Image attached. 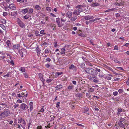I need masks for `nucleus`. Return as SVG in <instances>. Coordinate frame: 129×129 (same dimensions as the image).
Masks as SVG:
<instances>
[{
    "label": "nucleus",
    "instance_id": "obj_1",
    "mask_svg": "<svg viewBox=\"0 0 129 129\" xmlns=\"http://www.w3.org/2000/svg\"><path fill=\"white\" fill-rule=\"evenodd\" d=\"M10 111L8 109H5L0 113V119L5 118L10 115Z\"/></svg>",
    "mask_w": 129,
    "mask_h": 129
},
{
    "label": "nucleus",
    "instance_id": "obj_2",
    "mask_svg": "<svg viewBox=\"0 0 129 129\" xmlns=\"http://www.w3.org/2000/svg\"><path fill=\"white\" fill-rule=\"evenodd\" d=\"M85 71L86 73L93 75H96L98 74L96 70L91 68H86Z\"/></svg>",
    "mask_w": 129,
    "mask_h": 129
},
{
    "label": "nucleus",
    "instance_id": "obj_3",
    "mask_svg": "<svg viewBox=\"0 0 129 129\" xmlns=\"http://www.w3.org/2000/svg\"><path fill=\"white\" fill-rule=\"evenodd\" d=\"M0 53L1 54L0 57L2 58V59L4 61H6L5 58L8 59L9 58V56H10L9 54L5 52H0Z\"/></svg>",
    "mask_w": 129,
    "mask_h": 129
},
{
    "label": "nucleus",
    "instance_id": "obj_4",
    "mask_svg": "<svg viewBox=\"0 0 129 129\" xmlns=\"http://www.w3.org/2000/svg\"><path fill=\"white\" fill-rule=\"evenodd\" d=\"M17 24L21 28H23L25 26L24 23L19 18L17 19Z\"/></svg>",
    "mask_w": 129,
    "mask_h": 129
},
{
    "label": "nucleus",
    "instance_id": "obj_5",
    "mask_svg": "<svg viewBox=\"0 0 129 129\" xmlns=\"http://www.w3.org/2000/svg\"><path fill=\"white\" fill-rule=\"evenodd\" d=\"M18 123H22L23 126L25 127L26 125V122L21 117H19L18 118Z\"/></svg>",
    "mask_w": 129,
    "mask_h": 129
},
{
    "label": "nucleus",
    "instance_id": "obj_6",
    "mask_svg": "<svg viewBox=\"0 0 129 129\" xmlns=\"http://www.w3.org/2000/svg\"><path fill=\"white\" fill-rule=\"evenodd\" d=\"M20 108L21 110H26L28 108V107L24 103H22L20 105Z\"/></svg>",
    "mask_w": 129,
    "mask_h": 129
},
{
    "label": "nucleus",
    "instance_id": "obj_7",
    "mask_svg": "<svg viewBox=\"0 0 129 129\" xmlns=\"http://www.w3.org/2000/svg\"><path fill=\"white\" fill-rule=\"evenodd\" d=\"M69 69L71 70H72L73 72H76L77 70V67L73 64L70 65L69 66Z\"/></svg>",
    "mask_w": 129,
    "mask_h": 129
},
{
    "label": "nucleus",
    "instance_id": "obj_8",
    "mask_svg": "<svg viewBox=\"0 0 129 129\" xmlns=\"http://www.w3.org/2000/svg\"><path fill=\"white\" fill-rule=\"evenodd\" d=\"M56 21L58 27H62L63 25V23H62V22H60V18H56Z\"/></svg>",
    "mask_w": 129,
    "mask_h": 129
},
{
    "label": "nucleus",
    "instance_id": "obj_9",
    "mask_svg": "<svg viewBox=\"0 0 129 129\" xmlns=\"http://www.w3.org/2000/svg\"><path fill=\"white\" fill-rule=\"evenodd\" d=\"M8 8L13 10H16V6L13 4H10L8 7Z\"/></svg>",
    "mask_w": 129,
    "mask_h": 129
},
{
    "label": "nucleus",
    "instance_id": "obj_10",
    "mask_svg": "<svg viewBox=\"0 0 129 129\" xmlns=\"http://www.w3.org/2000/svg\"><path fill=\"white\" fill-rule=\"evenodd\" d=\"M20 45L19 44H16L14 45L12 47V49L14 50L18 49L20 47Z\"/></svg>",
    "mask_w": 129,
    "mask_h": 129
},
{
    "label": "nucleus",
    "instance_id": "obj_11",
    "mask_svg": "<svg viewBox=\"0 0 129 129\" xmlns=\"http://www.w3.org/2000/svg\"><path fill=\"white\" fill-rule=\"evenodd\" d=\"M126 123L125 122L123 123V122H118V125L121 127L124 128L125 127V125Z\"/></svg>",
    "mask_w": 129,
    "mask_h": 129
},
{
    "label": "nucleus",
    "instance_id": "obj_12",
    "mask_svg": "<svg viewBox=\"0 0 129 129\" xmlns=\"http://www.w3.org/2000/svg\"><path fill=\"white\" fill-rule=\"evenodd\" d=\"M84 18L86 20H89L94 18L93 16L91 15H87L84 16Z\"/></svg>",
    "mask_w": 129,
    "mask_h": 129
},
{
    "label": "nucleus",
    "instance_id": "obj_13",
    "mask_svg": "<svg viewBox=\"0 0 129 129\" xmlns=\"http://www.w3.org/2000/svg\"><path fill=\"white\" fill-rule=\"evenodd\" d=\"M39 77L40 79L42 81V82H44L45 81V79L43 78V75L41 73L39 74Z\"/></svg>",
    "mask_w": 129,
    "mask_h": 129
},
{
    "label": "nucleus",
    "instance_id": "obj_14",
    "mask_svg": "<svg viewBox=\"0 0 129 129\" xmlns=\"http://www.w3.org/2000/svg\"><path fill=\"white\" fill-rule=\"evenodd\" d=\"M92 80L94 82L98 83L99 82V81L97 80V77L95 75L92 76Z\"/></svg>",
    "mask_w": 129,
    "mask_h": 129
},
{
    "label": "nucleus",
    "instance_id": "obj_15",
    "mask_svg": "<svg viewBox=\"0 0 129 129\" xmlns=\"http://www.w3.org/2000/svg\"><path fill=\"white\" fill-rule=\"evenodd\" d=\"M72 15V12L68 11L67 12L66 15L69 18H71Z\"/></svg>",
    "mask_w": 129,
    "mask_h": 129
},
{
    "label": "nucleus",
    "instance_id": "obj_16",
    "mask_svg": "<svg viewBox=\"0 0 129 129\" xmlns=\"http://www.w3.org/2000/svg\"><path fill=\"white\" fill-rule=\"evenodd\" d=\"M29 9V8H28L25 9H21V11L23 14H25L27 12Z\"/></svg>",
    "mask_w": 129,
    "mask_h": 129
},
{
    "label": "nucleus",
    "instance_id": "obj_17",
    "mask_svg": "<svg viewBox=\"0 0 129 129\" xmlns=\"http://www.w3.org/2000/svg\"><path fill=\"white\" fill-rule=\"evenodd\" d=\"M111 77H112V75L110 74H108L104 78L108 80H111Z\"/></svg>",
    "mask_w": 129,
    "mask_h": 129
},
{
    "label": "nucleus",
    "instance_id": "obj_18",
    "mask_svg": "<svg viewBox=\"0 0 129 129\" xmlns=\"http://www.w3.org/2000/svg\"><path fill=\"white\" fill-rule=\"evenodd\" d=\"M73 14L74 15H76V16H77L80 14V13L78 12V11L76 8V9L74 10L73 13Z\"/></svg>",
    "mask_w": 129,
    "mask_h": 129
},
{
    "label": "nucleus",
    "instance_id": "obj_19",
    "mask_svg": "<svg viewBox=\"0 0 129 129\" xmlns=\"http://www.w3.org/2000/svg\"><path fill=\"white\" fill-rule=\"evenodd\" d=\"M48 43L46 42H44V43H42L41 44V45L42 46H44V48L47 47L48 46Z\"/></svg>",
    "mask_w": 129,
    "mask_h": 129
},
{
    "label": "nucleus",
    "instance_id": "obj_20",
    "mask_svg": "<svg viewBox=\"0 0 129 129\" xmlns=\"http://www.w3.org/2000/svg\"><path fill=\"white\" fill-rule=\"evenodd\" d=\"M99 5V4L97 3H95L91 4L90 6L91 7H97Z\"/></svg>",
    "mask_w": 129,
    "mask_h": 129
},
{
    "label": "nucleus",
    "instance_id": "obj_21",
    "mask_svg": "<svg viewBox=\"0 0 129 129\" xmlns=\"http://www.w3.org/2000/svg\"><path fill=\"white\" fill-rule=\"evenodd\" d=\"M24 93L23 92H22V93H21V94L20 93L17 94V97H19V98L23 97L24 96Z\"/></svg>",
    "mask_w": 129,
    "mask_h": 129
},
{
    "label": "nucleus",
    "instance_id": "obj_22",
    "mask_svg": "<svg viewBox=\"0 0 129 129\" xmlns=\"http://www.w3.org/2000/svg\"><path fill=\"white\" fill-rule=\"evenodd\" d=\"M86 7V5L85 4H83L82 5H78L76 6V8H84Z\"/></svg>",
    "mask_w": 129,
    "mask_h": 129
},
{
    "label": "nucleus",
    "instance_id": "obj_23",
    "mask_svg": "<svg viewBox=\"0 0 129 129\" xmlns=\"http://www.w3.org/2000/svg\"><path fill=\"white\" fill-rule=\"evenodd\" d=\"M17 14V11H14L12 12L11 13V15L13 16H15Z\"/></svg>",
    "mask_w": 129,
    "mask_h": 129
},
{
    "label": "nucleus",
    "instance_id": "obj_24",
    "mask_svg": "<svg viewBox=\"0 0 129 129\" xmlns=\"http://www.w3.org/2000/svg\"><path fill=\"white\" fill-rule=\"evenodd\" d=\"M70 18V20L72 22L74 21L77 19V16L74 15L73 17Z\"/></svg>",
    "mask_w": 129,
    "mask_h": 129
},
{
    "label": "nucleus",
    "instance_id": "obj_25",
    "mask_svg": "<svg viewBox=\"0 0 129 129\" xmlns=\"http://www.w3.org/2000/svg\"><path fill=\"white\" fill-rule=\"evenodd\" d=\"M26 101V98H25L23 100V102H24ZM17 102L19 103H22L23 102L22 100L20 99L18 100H17Z\"/></svg>",
    "mask_w": 129,
    "mask_h": 129
},
{
    "label": "nucleus",
    "instance_id": "obj_26",
    "mask_svg": "<svg viewBox=\"0 0 129 129\" xmlns=\"http://www.w3.org/2000/svg\"><path fill=\"white\" fill-rule=\"evenodd\" d=\"M116 10V8H113L110 9H108L106 10L105 11V12H111L113 11H115Z\"/></svg>",
    "mask_w": 129,
    "mask_h": 129
},
{
    "label": "nucleus",
    "instance_id": "obj_27",
    "mask_svg": "<svg viewBox=\"0 0 129 129\" xmlns=\"http://www.w3.org/2000/svg\"><path fill=\"white\" fill-rule=\"evenodd\" d=\"M31 17V16L28 14H27L26 15L24 16L23 17V18L24 19H27L29 18L30 17Z\"/></svg>",
    "mask_w": 129,
    "mask_h": 129
},
{
    "label": "nucleus",
    "instance_id": "obj_28",
    "mask_svg": "<svg viewBox=\"0 0 129 129\" xmlns=\"http://www.w3.org/2000/svg\"><path fill=\"white\" fill-rule=\"evenodd\" d=\"M119 122H123V123L125 122V119L124 118H122V117H121L120 119L119 120Z\"/></svg>",
    "mask_w": 129,
    "mask_h": 129
},
{
    "label": "nucleus",
    "instance_id": "obj_29",
    "mask_svg": "<svg viewBox=\"0 0 129 129\" xmlns=\"http://www.w3.org/2000/svg\"><path fill=\"white\" fill-rule=\"evenodd\" d=\"M62 85L61 84H59L57 85L55 87V88L56 89H60L62 88Z\"/></svg>",
    "mask_w": 129,
    "mask_h": 129
},
{
    "label": "nucleus",
    "instance_id": "obj_30",
    "mask_svg": "<svg viewBox=\"0 0 129 129\" xmlns=\"http://www.w3.org/2000/svg\"><path fill=\"white\" fill-rule=\"evenodd\" d=\"M36 51L37 52V55H38V54L40 55L41 51V50L39 49V47H38L37 48Z\"/></svg>",
    "mask_w": 129,
    "mask_h": 129
},
{
    "label": "nucleus",
    "instance_id": "obj_31",
    "mask_svg": "<svg viewBox=\"0 0 129 129\" xmlns=\"http://www.w3.org/2000/svg\"><path fill=\"white\" fill-rule=\"evenodd\" d=\"M76 8H77L79 13L81 12H83V10L82 8H76Z\"/></svg>",
    "mask_w": 129,
    "mask_h": 129
},
{
    "label": "nucleus",
    "instance_id": "obj_32",
    "mask_svg": "<svg viewBox=\"0 0 129 129\" xmlns=\"http://www.w3.org/2000/svg\"><path fill=\"white\" fill-rule=\"evenodd\" d=\"M65 49L64 48H62L61 49V52H60V54H62L65 53Z\"/></svg>",
    "mask_w": 129,
    "mask_h": 129
},
{
    "label": "nucleus",
    "instance_id": "obj_33",
    "mask_svg": "<svg viewBox=\"0 0 129 129\" xmlns=\"http://www.w3.org/2000/svg\"><path fill=\"white\" fill-rule=\"evenodd\" d=\"M80 67L82 68H85V64L84 63H82L80 64Z\"/></svg>",
    "mask_w": 129,
    "mask_h": 129
},
{
    "label": "nucleus",
    "instance_id": "obj_34",
    "mask_svg": "<svg viewBox=\"0 0 129 129\" xmlns=\"http://www.w3.org/2000/svg\"><path fill=\"white\" fill-rule=\"evenodd\" d=\"M19 70L22 72H25V69L23 67H21L19 69Z\"/></svg>",
    "mask_w": 129,
    "mask_h": 129
},
{
    "label": "nucleus",
    "instance_id": "obj_35",
    "mask_svg": "<svg viewBox=\"0 0 129 129\" xmlns=\"http://www.w3.org/2000/svg\"><path fill=\"white\" fill-rule=\"evenodd\" d=\"M66 17H61L60 20L62 22H64L66 21Z\"/></svg>",
    "mask_w": 129,
    "mask_h": 129
},
{
    "label": "nucleus",
    "instance_id": "obj_36",
    "mask_svg": "<svg viewBox=\"0 0 129 129\" xmlns=\"http://www.w3.org/2000/svg\"><path fill=\"white\" fill-rule=\"evenodd\" d=\"M6 43L7 46L9 47L10 46L11 42L10 41L7 40L6 42Z\"/></svg>",
    "mask_w": 129,
    "mask_h": 129
},
{
    "label": "nucleus",
    "instance_id": "obj_37",
    "mask_svg": "<svg viewBox=\"0 0 129 129\" xmlns=\"http://www.w3.org/2000/svg\"><path fill=\"white\" fill-rule=\"evenodd\" d=\"M74 86H73L72 85H69L68 87L67 88L69 90L72 89L74 87Z\"/></svg>",
    "mask_w": 129,
    "mask_h": 129
},
{
    "label": "nucleus",
    "instance_id": "obj_38",
    "mask_svg": "<svg viewBox=\"0 0 129 129\" xmlns=\"http://www.w3.org/2000/svg\"><path fill=\"white\" fill-rule=\"evenodd\" d=\"M35 8L37 10H40L41 9V7L38 5H37L35 6Z\"/></svg>",
    "mask_w": 129,
    "mask_h": 129
},
{
    "label": "nucleus",
    "instance_id": "obj_39",
    "mask_svg": "<svg viewBox=\"0 0 129 129\" xmlns=\"http://www.w3.org/2000/svg\"><path fill=\"white\" fill-rule=\"evenodd\" d=\"M0 27H2L4 30H5L6 28L5 26L2 24H0Z\"/></svg>",
    "mask_w": 129,
    "mask_h": 129
},
{
    "label": "nucleus",
    "instance_id": "obj_40",
    "mask_svg": "<svg viewBox=\"0 0 129 129\" xmlns=\"http://www.w3.org/2000/svg\"><path fill=\"white\" fill-rule=\"evenodd\" d=\"M76 97L80 98L82 96V94L81 93H77L76 94Z\"/></svg>",
    "mask_w": 129,
    "mask_h": 129
},
{
    "label": "nucleus",
    "instance_id": "obj_41",
    "mask_svg": "<svg viewBox=\"0 0 129 129\" xmlns=\"http://www.w3.org/2000/svg\"><path fill=\"white\" fill-rule=\"evenodd\" d=\"M88 92H89V93H90L91 92H93L94 91V88H88Z\"/></svg>",
    "mask_w": 129,
    "mask_h": 129
},
{
    "label": "nucleus",
    "instance_id": "obj_42",
    "mask_svg": "<svg viewBox=\"0 0 129 129\" xmlns=\"http://www.w3.org/2000/svg\"><path fill=\"white\" fill-rule=\"evenodd\" d=\"M35 34L37 36L41 37L42 36L41 35L39 34V32L38 31H36Z\"/></svg>",
    "mask_w": 129,
    "mask_h": 129
},
{
    "label": "nucleus",
    "instance_id": "obj_43",
    "mask_svg": "<svg viewBox=\"0 0 129 129\" xmlns=\"http://www.w3.org/2000/svg\"><path fill=\"white\" fill-rule=\"evenodd\" d=\"M112 99L114 101H118L119 100L120 98H119L118 97H117L115 98H112Z\"/></svg>",
    "mask_w": 129,
    "mask_h": 129
},
{
    "label": "nucleus",
    "instance_id": "obj_44",
    "mask_svg": "<svg viewBox=\"0 0 129 129\" xmlns=\"http://www.w3.org/2000/svg\"><path fill=\"white\" fill-rule=\"evenodd\" d=\"M86 65L90 66H92L91 63L89 62L88 60L86 62Z\"/></svg>",
    "mask_w": 129,
    "mask_h": 129
},
{
    "label": "nucleus",
    "instance_id": "obj_45",
    "mask_svg": "<svg viewBox=\"0 0 129 129\" xmlns=\"http://www.w3.org/2000/svg\"><path fill=\"white\" fill-rule=\"evenodd\" d=\"M28 10H28V11L29 14H31L33 12V9L31 8H30Z\"/></svg>",
    "mask_w": 129,
    "mask_h": 129
},
{
    "label": "nucleus",
    "instance_id": "obj_46",
    "mask_svg": "<svg viewBox=\"0 0 129 129\" xmlns=\"http://www.w3.org/2000/svg\"><path fill=\"white\" fill-rule=\"evenodd\" d=\"M52 79H48L46 80V82L47 83H49L50 82L53 80Z\"/></svg>",
    "mask_w": 129,
    "mask_h": 129
},
{
    "label": "nucleus",
    "instance_id": "obj_47",
    "mask_svg": "<svg viewBox=\"0 0 129 129\" xmlns=\"http://www.w3.org/2000/svg\"><path fill=\"white\" fill-rule=\"evenodd\" d=\"M82 58L84 61H85V63L88 60L86 58V57L82 56Z\"/></svg>",
    "mask_w": 129,
    "mask_h": 129
},
{
    "label": "nucleus",
    "instance_id": "obj_48",
    "mask_svg": "<svg viewBox=\"0 0 129 129\" xmlns=\"http://www.w3.org/2000/svg\"><path fill=\"white\" fill-rule=\"evenodd\" d=\"M19 106V104L16 103H15L14 104L13 106L15 109L16 108Z\"/></svg>",
    "mask_w": 129,
    "mask_h": 129
},
{
    "label": "nucleus",
    "instance_id": "obj_49",
    "mask_svg": "<svg viewBox=\"0 0 129 129\" xmlns=\"http://www.w3.org/2000/svg\"><path fill=\"white\" fill-rule=\"evenodd\" d=\"M23 75L24 76V77H25L26 78H28V74L27 73H23Z\"/></svg>",
    "mask_w": 129,
    "mask_h": 129
},
{
    "label": "nucleus",
    "instance_id": "obj_50",
    "mask_svg": "<svg viewBox=\"0 0 129 129\" xmlns=\"http://www.w3.org/2000/svg\"><path fill=\"white\" fill-rule=\"evenodd\" d=\"M40 33L42 35H44L45 34L44 33V31L43 30H41L40 32Z\"/></svg>",
    "mask_w": 129,
    "mask_h": 129
},
{
    "label": "nucleus",
    "instance_id": "obj_51",
    "mask_svg": "<svg viewBox=\"0 0 129 129\" xmlns=\"http://www.w3.org/2000/svg\"><path fill=\"white\" fill-rule=\"evenodd\" d=\"M45 54H46L47 53H49V49H45Z\"/></svg>",
    "mask_w": 129,
    "mask_h": 129
},
{
    "label": "nucleus",
    "instance_id": "obj_52",
    "mask_svg": "<svg viewBox=\"0 0 129 129\" xmlns=\"http://www.w3.org/2000/svg\"><path fill=\"white\" fill-rule=\"evenodd\" d=\"M46 9L49 12H50L51 11V8L50 7H47L46 8Z\"/></svg>",
    "mask_w": 129,
    "mask_h": 129
},
{
    "label": "nucleus",
    "instance_id": "obj_53",
    "mask_svg": "<svg viewBox=\"0 0 129 129\" xmlns=\"http://www.w3.org/2000/svg\"><path fill=\"white\" fill-rule=\"evenodd\" d=\"M88 79L90 80H92V76L91 77V76H88Z\"/></svg>",
    "mask_w": 129,
    "mask_h": 129
},
{
    "label": "nucleus",
    "instance_id": "obj_54",
    "mask_svg": "<svg viewBox=\"0 0 129 129\" xmlns=\"http://www.w3.org/2000/svg\"><path fill=\"white\" fill-rule=\"evenodd\" d=\"M45 66L46 68H49L50 67V64L47 63L45 64Z\"/></svg>",
    "mask_w": 129,
    "mask_h": 129
},
{
    "label": "nucleus",
    "instance_id": "obj_55",
    "mask_svg": "<svg viewBox=\"0 0 129 129\" xmlns=\"http://www.w3.org/2000/svg\"><path fill=\"white\" fill-rule=\"evenodd\" d=\"M113 94L114 96H116L118 94V92L117 91H114L113 92Z\"/></svg>",
    "mask_w": 129,
    "mask_h": 129
},
{
    "label": "nucleus",
    "instance_id": "obj_56",
    "mask_svg": "<svg viewBox=\"0 0 129 129\" xmlns=\"http://www.w3.org/2000/svg\"><path fill=\"white\" fill-rule=\"evenodd\" d=\"M9 56V57L10 59H11V60H13L14 59V57L10 56H10Z\"/></svg>",
    "mask_w": 129,
    "mask_h": 129
},
{
    "label": "nucleus",
    "instance_id": "obj_57",
    "mask_svg": "<svg viewBox=\"0 0 129 129\" xmlns=\"http://www.w3.org/2000/svg\"><path fill=\"white\" fill-rule=\"evenodd\" d=\"M1 22L3 24H5L6 23V21L5 19H2L1 21Z\"/></svg>",
    "mask_w": 129,
    "mask_h": 129
},
{
    "label": "nucleus",
    "instance_id": "obj_58",
    "mask_svg": "<svg viewBox=\"0 0 129 129\" xmlns=\"http://www.w3.org/2000/svg\"><path fill=\"white\" fill-rule=\"evenodd\" d=\"M114 4L116 6H120L121 4H119L118 2L114 3Z\"/></svg>",
    "mask_w": 129,
    "mask_h": 129
},
{
    "label": "nucleus",
    "instance_id": "obj_59",
    "mask_svg": "<svg viewBox=\"0 0 129 129\" xmlns=\"http://www.w3.org/2000/svg\"><path fill=\"white\" fill-rule=\"evenodd\" d=\"M86 96L87 97H88L89 98H90L91 96V95L88 93H86Z\"/></svg>",
    "mask_w": 129,
    "mask_h": 129
},
{
    "label": "nucleus",
    "instance_id": "obj_60",
    "mask_svg": "<svg viewBox=\"0 0 129 129\" xmlns=\"http://www.w3.org/2000/svg\"><path fill=\"white\" fill-rule=\"evenodd\" d=\"M95 70L96 71V72H100L101 71V70L100 69H99L98 68H95Z\"/></svg>",
    "mask_w": 129,
    "mask_h": 129
},
{
    "label": "nucleus",
    "instance_id": "obj_61",
    "mask_svg": "<svg viewBox=\"0 0 129 129\" xmlns=\"http://www.w3.org/2000/svg\"><path fill=\"white\" fill-rule=\"evenodd\" d=\"M114 61L116 63H118L119 64H120L121 63V62L120 61H119L117 59H116L114 60Z\"/></svg>",
    "mask_w": 129,
    "mask_h": 129
},
{
    "label": "nucleus",
    "instance_id": "obj_62",
    "mask_svg": "<svg viewBox=\"0 0 129 129\" xmlns=\"http://www.w3.org/2000/svg\"><path fill=\"white\" fill-rule=\"evenodd\" d=\"M116 68L119 70H124L121 67H117Z\"/></svg>",
    "mask_w": 129,
    "mask_h": 129
},
{
    "label": "nucleus",
    "instance_id": "obj_63",
    "mask_svg": "<svg viewBox=\"0 0 129 129\" xmlns=\"http://www.w3.org/2000/svg\"><path fill=\"white\" fill-rule=\"evenodd\" d=\"M46 60L47 61H48V62H50L51 61V59L49 57H48L46 58Z\"/></svg>",
    "mask_w": 129,
    "mask_h": 129
},
{
    "label": "nucleus",
    "instance_id": "obj_64",
    "mask_svg": "<svg viewBox=\"0 0 129 129\" xmlns=\"http://www.w3.org/2000/svg\"><path fill=\"white\" fill-rule=\"evenodd\" d=\"M126 83L127 85L129 86V77L128 78V79L127 80Z\"/></svg>",
    "mask_w": 129,
    "mask_h": 129
}]
</instances>
